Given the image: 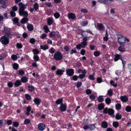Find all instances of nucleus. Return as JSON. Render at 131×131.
I'll use <instances>...</instances> for the list:
<instances>
[{
	"instance_id": "54",
	"label": "nucleus",
	"mask_w": 131,
	"mask_h": 131,
	"mask_svg": "<svg viewBox=\"0 0 131 131\" xmlns=\"http://www.w3.org/2000/svg\"><path fill=\"white\" fill-rule=\"evenodd\" d=\"M30 42L32 44H34L35 42V40L33 38H31L30 39Z\"/></svg>"
},
{
	"instance_id": "5",
	"label": "nucleus",
	"mask_w": 131,
	"mask_h": 131,
	"mask_svg": "<svg viewBox=\"0 0 131 131\" xmlns=\"http://www.w3.org/2000/svg\"><path fill=\"white\" fill-rule=\"evenodd\" d=\"M19 6V11H20L24 10V9L27 6V4H24L22 3H20L18 4Z\"/></svg>"
},
{
	"instance_id": "53",
	"label": "nucleus",
	"mask_w": 131,
	"mask_h": 131,
	"mask_svg": "<svg viewBox=\"0 0 131 131\" xmlns=\"http://www.w3.org/2000/svg\"><path fill=\"white\" fill-rule=\"evenodd\" d=\"M30 122V120L28 119H26L24 121V123L25 124H27L29 123Z\"/></svg>"
},
{
	"instance_id": "37",
	"label": "nucleus",
	"mask_w": 131,
	"mask_h": 131,
	"mask_svg": "<svg viewBox=\"0 0 131 131\" xmlns=\"http://www.w3.org/2000/svg\"><path fill=\"white\" fill-rule=\"evenodd\" d=\"M90 98L92 101L93 100L95 99L96 96L94 94H92L89 96Z\"/></svg>"
},
{
	"instance_id": "45",
	"label": "nucleus",
	"mask_w": 131,
	"mask_h": 131,
	"mask_svg": "<svg viewBox=\"0 0 131 131\" xmlns=\"http://www.w3.org/2000/svg\"><path fill=\"white\" fill-rule=\"evenodd\" d=\"M105 102L107 104H109L111 103V100L110 99L107 98L105 100Z\"/></svg>"
},
{
	"instance_id": "2",
	"label": "nucleus",
	"mask_w": 131,
	"mask_h": 131,
	"mask_svg": "<svg viewBox=\"0 0 131 131\" xmlns=\"http://www.w3.org/2000/svg\"><path fill=\"white\" fill-rule=\"evenodd\" d=\"M62 57V54L59 52H55L54 56V59L56 60H58L61 59Z\"/></svg>"
},
{
	"instance_id": "34",
	"label": "nucleus",
	"mask_w": 131,
	"mask_h": 131,
	"mask_svg": "<svg viewBox=\"0 0 131 131\" xmlns=\"http://www.w3.org/2000/svg\"><path fill=\"white\" fill-rule=\"evenodd\" d=\"M13 68L16 70L17 69L18 67V65L16 63H14L13 64Z\"/></svg>"
},
{
	"instance_id": "20",
	"label": "nucleus",
	"mask_w": 131,
	"mask_h": 131,
	"mask_svg": "<svg viewBox=\"0 0 131 131\" xmlns=\"http://www.w3.org/2000/svg\"><path fill=\"white\" fill-rule=\"evenodd\" d=\"M27 28H28V29L30 31L32 30L33 29V26L31 24H29L27 26Z\"/></svg>"
},
{
	"instance_id": "60",
	"label": "nucleus",
	"mask_w": 131,
	"mask_h": 131,
	"mask_svg": "<svg viewBox=\"0 0 131 131\" xmlns=\"http://www.w3.org/2000/svg\"><path fill=\"white\" fill-rule=\"evenodd\" d=\"M85 76L84 74H80L79 75L78 77L80 79H83Z\"/></svg>"
},
{
	"instance_id": "55",
	"label": "nucleus",
	"mask_w": 131,
	"mask_h": 131,
	"mask_svg": "<svg viewBox=\"0 0 131 131\" xmlns=\"http://www.w3.org/2000/svg\"><path fill=\"white\" fill-rule=\"evenodd\" d=\"M18 72L19 74L20 75H22L24 74V72L22 70H19Z\"/></svg>"
},
{
	"instance_id": "3",
	"label": "nucleus",
	"mask_w": 131,
	"mask_h": 131,
	"mask_svg": "<svg viewBox=\"0 0 131 131\" xmlns=\"http://www.w3.org/2000/svg\"><path fill=\"white\" fill-rule=\"evenodd\" d=\"M0 41L2 44L5 45L8 44L9 42L8 38L5 36H2L0 39Z\"/></svg>"
},
{
	"instance_id": "50",
	"label": "nucleus",
	"mask_w": 131,
	"mask_h": 131,
	"mask_svg": "<svg viewBox=\"0 0 131 131\" xmlns=\"http://www.w3.org/2000/svg\"><path fill=\"white\" fill-rule=\"evenodd\" d=\"M126 110L128 112H129L131 110V107L129 106H127L126 108Z\"/></svg>"
},
{
	"instance_id": "35",
	"label": "nucleus",
	"mask_w": 131,
	"mask_h": 131,
	"mask_svg": "<svg viewBox=\"0 0 131 131\" xmlns=\"http://www.w3.org/2000/svg\"><path fill=\"white\" fill-rule=\"evenodd\" d=\"M104 105L102 104H101L98 105V108L99 110H102L104 107Z\"/></svg>"
},
{
	"instance_id": "36",
	"label": "nucleus",
	"mask_w": 131,
	"mask_h": 131,
	"mask_svg": "<svg viewBox=\"0 0 131 131\" xmlns=\"http://www.w3.org/2000/svg\"><path fill=\"white\" fill-rule=\"evenodd\" d=\"M13 125L15 127H17L18 126V123L16 121H15L13 122Z\"/></svg>"
},
{
	"instance_id": "30",
	"label": "nucleus",
	"mask_w": 131,
	"mask_h": 131,
	"mask_svg": "<svg viewBox=\"0 0 131 131\" xmlns=\"http://www.w3.org/2000/svg\"><path fill=\"white\" fill-rule=\"evenodd\" d=\"M115 117L117 119H119L121 118L122 116L119 113H118L116 114Z\"/></svg>"
},
{
	"instance_id": "49",
	"label": "nucleus",
	"mask_w": 131,
	"mask_h": 131,
	"mask_svg": "<svg viewBox=\"0 0 131 131\" xmlns=\"http://www.w3.org/2000/svg\"><path fill=\"white\" fill-rule=\"evenodd\" d=\"M88 24V22L87 21H84L82 22L81 25L83 26H86Z\"/></svg>"
},
{
	"instance_id": "8",
	"label": "nucleus",
	"mask_w": 131,
	"mask_h": 131,
	"mask_svg": "<svg viewBox=\"0 0 131 131\" xmlns=\"http://www.w3.org/2000/svg\"><path fill=\"white\" fill-rule=\"evenodd\" d=\"M19 13L20 16H23L24 17H27L28 15L27 12L24 10L19 11Z\"/></svg>"
},
{
	"instance_id": "12",
	"label": "nucleus",
	"mask_w": 131,
	"mask_h": 131,
	"mask_svg": "<svg viewBox=\"0 0 131 131\" xmlns=\"http://www.w3.org/2000/svg\"><path fill=\"white\" fill-rule=\"evenodd\" d=\"M121 100L123 102H127L128 100V98L126 95L121 96L120 97Z\"/></svg>"
},
{
	"instance_id": "40",
	"label": "nucleus",
	"mask_w": 131,
	"mask_h": 131,
	"mask_svg": "<svg viewBox=\"0 0 131 131\" xmlns=\"http://www.w3.org/2000/svg\"><path fill=\"white\" fill-rule=\"evenodd\" d=\"M116 108L117 110H119L121 108V106L120 104H117L116 105Z\"/></svg>"
},
{
	"instance_id": "19",
	"label": "nucleus",
	"mask_w": 131,
	"mask_h": 131,
	"mask_svg": "<svg viewBox=\"0 0 131 131\" xmlns=\"http://www.w3.org/2000/svg\"><path fill=\"white\" fill-rule=\"evenodd\" d=\"M28 21V19L27 17H24L22 19L21 21V22L22 24H24L26 23Z\"/></svg>"
},
{
	"instance_id": "29",
	"label": "nucleus",
	"mask_w": 131,
	"mask_h": 131,
	"mask_svg": "<svg viewBox=\"0 0 131 131\" xmlns=\"http://www.w3.org/2000/svg\"><path fill=\"white\" fill-rule=\"evenodd\" d=\"M43 29L45 30V31L46 33H48L49 31L48 27L46 25L44 26Z\"/></svg>"
},
{
	"instance_id": "62",
	"label": "nucleus",
	"mask_w": 131,
	"mask_h": 131,
	"mask_svg": "<svg viewBox=\"0 0 131 131\" xmlns=\"http://www.w3.org/2000/svg\"><path fill=\"white\" fill-rule=\"evenodd\" d=\"M83 128L84 130L87 129H89V125H85L83 127Z\"/></svg>"
},
{
	"instance_id": "6",
	"label": "nucleus",
	"mask_w": 131,
	"mask_h": 131,
	"mask_svg": "<svg viewBox=\"0 0 131 131\" xmlns=\"http://www.w3.org/2000/svg\"><path fill=\"white\" fill-rule=\"evenodd\" d=\"M65 71L64 69H58L56 71V74L59 76H60L63 74V73Z\"/></svg>"
},
{
	"instance_id": "44",
	"label": "nucleus",
	"mask_w": 131,
	"mask_h": 131,
	"mask_svg": "<svg viewBox=\"0 0 131 131\" xmlns=\"http://www.w3.org/2000/svg\"><path fill=\"white\" fill-rule=\"evenodd\" d=\"M122 72L120 70H117L115 72L116 74L117 75H121Z\"/></svg>"
},
{
	"instance_id": "56",
	"label": "nucleus",
	"mask_w": 131,
	"mask_h": 131,
	"mask_svg": "<svg viewBox=\"0 0 131 131\" xmlns=\"http://www.w3.org/2000/svg\"><path fill=\"white\" fill-rule=\"evenodd\" d=\"M47 35L45 34H42L41 35L40 38L42 39H43L45 38L46 36Z\"/></svg>"
},
{
	"instance_id": "7",
	"label": "nucleus",
	"mask_w": 131,
	"mask_h": 131,
	"mask_svg": "<svg viewBox=\"0 0 131 131\" xmlns=\"http://www.w3.org/2000/svg\"><path fill=\"white\" fill-rule=\"evenodd\" d=\"M95 27L97 29L101 31L104 30V27L103 25L101 23H98L97 24V26L96 27L95 25Z\"/></svg>"
},
{
	"instance_id": "9",
	"label": "nucleus",
	"mask_w": 131,
	"mask_h": 131,
	"mask_svg": "<svg viewBox=\"0 0 131 131\" xmlns=\"http://www.w3.org/2000/svg\"><path fill=\"white\" fill-rule=\"evenodd\" d=\"M38 128L40 131H43L45 128V126L43 123H41L38 125Z\"/></svg>"
},
{
	"instance_id": "17",
	"label": "nucleus",
	"mask_w": 131,
	"mask_h": 131,
	"mask_svg": "<svg viewBox=\"0 0 131 131\" xmlns=\"http://www.w3.org/2000/svg\"><path fill=\"white\" fill-rule=\"evenodd\" d=\"M69 18H71L72 19H74L75 18V16L74 14L70 13L68 14Z\"/></svg>"
},
{
	"instance_id": "14",
	"label": "nucleus",
	"mask_w": 131,
	"mask_h": 131,
	"mask_svg": "<svg viewBox=\"0 0 131 131\" xmlns=\"http://www.w3.org/2000/svg\"><path fill=\"white\" fill-rule=\"evenodd\" d=\"M121 56L120 55L118 54H116L115 56L114 59V60L115 61H117L119 59H121Z\"/></svg>"
},
{
	"instance_id": "4",
	"label": "nucleus",
	"mask_w": 131,
	"mask_h": 131,
	"mask_svg": "<svg viewBox=\"0 0 131 131\" xmlns=\"http://www.w3.org/2000/svg\"><path fill=\"white\" fill-rule=\"evenodd\" d=\"M118 43L120 45L124 43L125 42V37L120 35H118Z\"/></svg>"
},
{
	"instance_id": "27",
	"label": "nucleus",
	"mask_w": 131,
	"mask_h": 131,
	"mask_svg": "<svg viewBox=\"0 0 131 131\" xmlns=\"http://www.w3.org/2000/svg\"><path fill=\"white\" fill-rule=\"evenodd\" d=\"M113 91L111 89L108 90L107 91V94L110 96H111L112 95Z\"/></svg>"
},
{
	"instance_id": "23",
	"label": "nucleus",
	"mask_w": 131,
	"mask_h": 131,
	"mask_svg": "<svg viewBox=\"0 0 131 131\" xmlns=\"http://www.w3.org/2000/svg\"><path fill=\"white\" fill-rule=\"evenodd\" d=\"M16 86H18L20 85H21V82L19 80H17L14 84Z\"/></svg>"
},
{
	"instance_id": "38",
	"label": "nucleus",
	"mask_w": 131,
	"mask_h": 131,
	"mask_svg": "<svg viewBox=\"0 0 131 131\" xmlns=\"http://www.w3.org/2000/svg\"><path fill=\"white\" fill-rule=\"evenodd\" d=\"M11 58L14 60H16L17 59V56L15 54H13L11 56Z\"/></svg>"
},
{
	"instance_id": "47",
	"label": "nucleus",
	"mask_w": 131,
	"mask_h": 131,
	"mask_svg": "<svg viewBox=\"0 0 131 131\" xmlns=\"http://www.w3.org/2000/svg\"><path fill=\"white\" fill-rule=\"evenodd\" d=\"M49 51L51 53H53L55 52L54 49L53 48H51L49 49Z\"/></svg>"
},
{
	"instance_id": "42",
	"label": "nucleus",
	"mask_w": 131,
	"mask_h": 131,
	"mask_svg": "<svg viewBox=\"0 0 131 131\" xmlns=\"http://www.w3.org/2000/svg\"><path fill=\"white\" fill-rule=\"evenodd\" d=\"M32 51L34 54L35 55H36V54H38L39 53L38 51L36 49H33L32 50Z\"/></svg>"
},
{
	"instance_id": "58",
	"label": "nucleus",
	"mask_w": 131,
	"mask_h": 131,
	"mask_svg": "<svg viewBox=\"0 0 131 131\" xmlns=\"http://www.w3.org/2000/svg\"><path fill=\"white\" fill-rule=\"evenodd\" d=\"M92 91L91 90L88 89L86 90V92L87 94H91Z\"/></svg>"
},
{
	"instance_id": "64",
	"label": "nucleus",
	"mask_w": 131,
	"mask_h": 131,
	"mask_svg": "<svg viewBox=\"0 0 131 131\" xmlns=\"http://www.w3.org/2000/svg\"><path fill=\"white\" fill-rule=\"evenodd\" d=\"M97 82L99 83H100L101 82L102 80L101 78H97Z\"/></svg>"
},
{
	"instance_id": "1",
	"label": "nucleus",
	"mask_w": 131,
	"mask_h": 131,
	"mask_svg": "<svg viewBox=\"0 0 131 131\" xmlns=\"http://www.w3.org/2000/svg\"><path fill=\"white\" fill-rule=\"evenodd\" d=\"M83 41L81 43L77 45L76 48L78 49H80L81 48H83L86 45L87 43V39L86 37H84L83 39Z\"/></svg>"
},
{
	"instance_id": "24",
	"label": "nucleus",
	"mask_w": 131,
	"mask_h": 131,
	"mask_svg": "<svg viewBox=\"0 0 131 131\" xmlns=\"http://www.w3.org/2000/svg\"><path fill=\"white\" fill-rule=\"evenodd\" d=\"M21 81L25 83L27 81V79L26 77H23L21 79Z\"/></svg>"
},
{
	"instance_id": "13",
	"label": "nucleus",
	"mask_w": 131,
	"mask_h": 131,
	"mask_svg": "<svg viewBox=\"0 0 131 131\" xmlns=\"http://www.w3.org/2000/svg\"><path fill=\"white\" fill-rule=\"evenodd\" d=\"M108 124L107 122L105 121H103L101 124L102 127L104 128H106L108 126Z\"/></svg>"
},
{
	"instance_id": "28",
	"label": "nucleus",
	"mask_w": 131,
	"mask_h": 131,
	"mask_svg": "<svg viewBox=\"0 0 131 131\" xmlns=\"http://www.w3.org/2000/svg\"><path fill=\"white\" fill-rule=\"evenodd\" d=\"M119 125V124L118 122H114L113 123V126L114 127H117Z\"/></svg>"
},
{
	"instance_id": "51",
	"label": "nucleus",
	"mask_w": 131,
	"mask_h": 131,
	"mask_svg": "<svg viewBox=\"0 0 131 131\" xmlns=\"http://www.w3.org/2000/svg\"><path fill=\"white\" fill-rule=\"evenodd\" d=\"M13 21L14 22H15L18 25L19 23L18 22V19L17 18H15L14 19Z\"/></svg>"
},
{
	"instance_id": "11",
	"label": "nucleus",
	"mask_w": 131,
	"mask_h": 131,
	"mask_svg": "<svg viewBox=\"0 0 131 131\" xmlns=\"http://www.w3.org/2000/svg\"><path fill=\"white\" fill-rule=\"evenodd\" d=\"M67 74L69 76L72 75L74 73V70L73 69H68L66 70Z\"/></svg>"
},
{
	"instance_id": "25",
	"label": "nucleus",
	"mask_w": 131,
	"mask_h": 131,
	"mask_svg": "<svg viewBox=\"0 0 131 131\" xmlns=\"http://www.w3.org/2000/svg\"><path fill=\"white\" fill-rule=\"evenodd\" d=\"M41 49H43L44 50H46L48 49V47L47 45L42 46L41 45L40 46Z\"/></svg>"
},
{
	"instance_id": "22",
	"label": "nucleus",
	"mask_w": 131,
	"mask_h": 131,
	"mask_svg": "<svg viewBox=\"0 0 131 131\" xmlns=\"http://www.w3.org/2000/svg\"><path fill=\"white\" fill-rule=\"evenodd\" d=\"M26 99L27 100L30 101L31 100V97L28 94H25Z\"/></svg>"
},
{
	"instance_id": "16",
	"label": "nucleus",
	"mask_w": 131,
	"mask_h": 131,
	"mask_svg": "<svg viewBox=\"0 0 131 131\" xmlns=\"http://www.w3.org/2000/svg\"><path fill=\"white\" fill-rule=\"evenodd\" d=\"M28 90L30 92L34 91L35 90L34 87L32 85H29L28 86Z\"/></svg>"
},
{
	"instance_id": "48",
	"label": "nucleus",
	"mask_w": 131,
	"mask_h": 131,
	"mask_svg": "<svg viewBox=\"0 0 131 131\" xmlns=\"http://www.w3.org/2000/svg\"><path fill=\"white\" fill-rule=\"evenodd\" d=\"M34 8L36 10L38 8V3H36L34 5Z\"/></svg>"
},
{
	"instance_id": "43",
	"label": "nucleus",
	"mask_w": 131,
	"mask_h": 131,
	"mask_svg": "<svg viewBox=\"0 0 131 131\" xmlns=\"http://www.w3.org/2000/svg\"><path fill=\"white\" fill-rule=\"evenodd\" d=\"M54 16L56 18H58L60 16L59 14L58 13H56L54 14Z\"/></svg>"
},
{
	"instance_id": "41",
	"label": "nucleus",
	"mask_w": 131,
	"mask_h": 131,
	"mask_svg": "<svg viewBox=\"0 0 131 131\" xmlns=\"http://www.w3.org/2000/svg\"><path fill=\"white\" fill-rule=\"evenodd\" d=\"M114 112V111L112 109L109 108L108 109V113L110 115L113 114Z\"/></svg>"
},
{
	"instance_id": "59",
	"label": "nucleus",
	"mask_w": 131,
	"mask_h": 131,
	"mask_svg": "<svg viewBox=\"0 0 131 131\" xmlns=\"http://www.w3.org/2000/svg\"><path fill=\"white\" fill-rule=\"evenodd\" d=\"M121 60L122 61V63L123 64V67H124V65L125 64V61L124 60V58H121Z\"/></svg>"
},
{
	"instance_id": "46",
	"label": "nucleus",
	"mask_w": 131,
	"mask_h": 131,
	"mask_svg": "<svg viewBox=\"0 0 131 131\" xmlns=\"http://www.w3.org/2000/svg\"><path fill=\"white\" fill-rule=\"evenodd\" d=\"M118 50L121 52H123L125 51L124 49L122 46H120L118 48Z\"/></svg>"
},
{
	"instance_id": "61",
	"label": "nucleus",
	"mask_w": 131,
	"mask_h": 131,
	"mask_svg": "<svg viewBox=\"0 0 131 131\" xmlns=\"http://www.w3.org/2000/svg\"><path fill=\"white\" fill-rule=\"evenodd\" d=\"M10 15L12 16L13 17H14L16 15L14 11H11L10 12Z\"/></svg>"
},
{
	"instance_id": "18",
	"label": "nucleus",
	"mask_w": 131,
	"mask_h": 131,
	"mask_svg": "<svg viewBox=\"0 0 131 131\" xmlns=\"http://www.w3.org/2000/svg\"><path fill=\"white\" fill-rule=\"evenodd\" d=\"M34 102L37 105H39L40 103V100L38 98H35L34 100Z\"/></svg>"
},
{
	"instance_id": "31",
	"label": "nucleus",
	"mask_w": 131,
	"mask_h": 131,
	"mask_svg": "<svg viewBox=\"0 0 131 131\" xmlns=\"http://www.w3.org/2000/svg\"><path fill=\"white\" fill-rule=\"evenodd\" d=\"M62 100L61 99L57 100L56 101V103L57 104H61L62 103Z\"/></svg>"
},
{
	"instance_id": "26",
	"label": "nucleus",
	"mask_w": 131,
	"mask_h": 131,
	"mask_svg": "<svg viewBox=\"0 0 131 131\" xmlns=\"http://www.w3.org/2000/svg\"><path fill=\"white\" fill-rule=\"evenodd\" d=\"M95 73H94L90 75H89V78L90 79L93 80H94L95 79V78H94V77L95 75Z\"/></svg>"
},
{
	"instance_id": "10",
	"label": "nucleus",
	"mask_w": 131,
	"mask_h": 131,
	"mask_svg": "<svg viewBox=\"0 0 131 131\" xmlns=\"http://www.w3.org/2000/svg\"><path fill=\"white\" fill-rule=\"evenodd\" d=\"M60 109L61 112L65 111L67 110V105L64 104H61Z\"/></svg>"
},
{
	"instance_id": "63",
	"label": "nucleus",
	"mask_w": 131,
	"mask_h": 131,
	"mask_svg": "<svg viewBox=\"0 0 131 131\" xmlns=\"http://www.w3.org/2000/svg\"><path fill=\"white\" fill-rule=\"evenodd\" d=\"M7 85L10 88L12 87L13 86V84L12 82H9L8 83Z\"/></svg>"
},
{
	"instance_id": "15",
	"label": "nucleus",
	"mask_w": 131,
	"mask_h": 131,
	"mask_svg": "<svg viewBox=\"0 0 131 131\" xmlns=\"http://www.w3.org/2000/svg\"><path fill=\"white\" fill-rule=\"evenodd\" d=\"M47 23L49 25H51L53 21L52 18H49L47 19Z\"/></svg>"
},
{
	"instance_id": "52",
	"label": "nucleus",
	"mask_w": 131,
	"mask_h": 131,
	"mask_svg": "<svg viewBox=\"0 0 131 131\" xmlns=\"http://www.w3.org/2000/svg\"><path fill=\"white\" fill-rule=\"evenodd\" d=\"M17 47L18 48L20 49L22 47V45L21 44L19 43H17L16 44Z\"/></svg>"
},
{
	"instance_id": "57",
	"label": "nucleus",
	"mask_w": 131,
	"mask_h": 131,
	"mask_svg": "<svg viewBox=\"0 0 131 131\" xmlns=\"http://www.w3.org/2000/svg\"><path fill=\"white\" fill-rule=\"evenodd\" d=\"M94 56H97L100 55V53L99 52L96 51L94 52Z\"/></svg>"
},
{
	"instance_id": "32",
	"label": "nucleus",
	"mask_w": 131,
	"mask_h": 131,
	"mask_svg": "<svg viewBox=\"0 0 131 131\" xmlns=\"http://www.w3.org/2000/svg\"><path fill=\"white\" fill-rule=\"evenodd\" d=\"M33 58L36 61H38L39 59V57L37 55H35L33 57Z\"/></svg>"
},
{
	"instance_id": "21",
	"label": "nucleus",
	"mask_w": 131,
	"mask_h": 131,
	"mask_svg": "<svg viewBox=\"0 0 131 131\" xmlns=\"http://www.w3.org/2000/svg\"><path fill=\"white\" fill-rule=\"evenodd\" d=\"M103 96H100L97 98L98 101L100 102H102L104 100V99L102 97Z\"/></svg>"
},
{
	"instance_id": "33",
	"label": "nucleus",
	"mask_w": 131,
	"mask_h": 131,
	"mask_svg": "<svg viewBox=\"0 0 131 131\" xmlns=\"http://www.w3.org/2000/svg\"><path fill=\"white\" fill-rule=\"evenodd\" d=\"M110 83L111 85H112L114 87H116L117 86V84L115 83L112 80L110 81Z\"/></svg>"
},
{
	"instance_id": "39",
	"label": "nucleus",
	"mask_w": 131,
	"mask_h": 131,
	"mask_svg": "<svg viewBox=\"0 0 131 131\" xmlns=\"http://www.w3.org/2000/svg\"><path fill=\"white\" fill-rule=\"evenodd\" d=\"M95 128V125L93 124L89 125V129L91 130H93Z\"/></svg>"
}]
</instances>
